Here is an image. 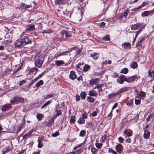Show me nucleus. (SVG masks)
<instances>
[{"mask_svg": "<svg viewBox=\"0 0 154 154\" xmlns=\"http://www.w3.org/2000/svg\"><path fill=\"white\" fill-rule=\"evenodd\" d=\"M24 101V99L23 98L20 97L18 96H16L11 100L10 103L13 104H18L19 103H22Z\"/></svg>", "mask_w": 154, "mask_h": 154, "instance_id": "nucleus-1", "label": "nucleus"}, {"mask_svg": "<svg viewBox=\"0 0 154 154\" xmlns=\"http://www.w3.org/2000/svg\"><path fill=\"white\" fill-rule=\"evenodd\" d=\"M42 63L43 61L42 59V57L38 58L36 57L35 62V66L39 68H40L42 67Z\"/></svg>", "mask_w": 154, "mask_h": 154, "instance_id": "nucleus-2", "label": "nucleus"}, {"mask_svg": "<svg viewBox=\"0 0 154 154\" xmlns=\"http://www.w3.org/2000/svg\"><path fill=\"white\" fill-rule=\"evenodd\" d=\"M124 81H125V76L123 75H120L117 79V82L121 84H123Z\"/></svg>", "mask_w": 154, "mask_h": 154, "instance_id": "nucleus-3", "label": "nucleus"}, {"mask_svg": "<svg viewBox=\"0 0 154 154\" xmlns=\"http://www.w3.org/2000/svg\"><path fill=\"white\" fill-rule=\"evenodd\" d=\"M132 88L130 87H125L122 88L119 90L117 92L118 94L119 95L120 94L123 93V92L127 91H131Z\"/></svg>", "mask_w": 154, "mask_h": 154, "instance_id": "nucleus-4", "label": "nucleus"}, {"mask_svg": "<svg viewBox=\"0 0 154 154\" xmlns=\"http://www.w3.org/2000/svg\"><path fill=\"white\" fill-rule=\"evenodd\" d=\"M137 79L136 75H134L129 77L127 78L125 76V81L128 83H131L135 81Z\"/></svg>", "mask_w": 154, "mask_h": 154, "instance_id": "nucleus-5", "label": "nucleus"}, {"mask_svg": "<svg viewBox=\"0 0 154 154\" xmlns=\"http://www.w3.org/2000/svg\"><path fill=\"white\" fill-rule=\"evenodd\" d=\"M22 39L23 45H26L30 44L32 42L31 40L27 36L25 37Z\"/></svg>", "mask_w": 154, "mask_h": 154, "instance_id": "nucleus-6", "label": "nucleus"}, {"mask_svg": "<svg viewBox=\"0 0 154 154\" xmlns=\"http://www.w3.org/2000/svg\"><path fill=\"white\" fill-rule=\"evenodd\" d=\"M145 37L141 36L138 39L136 45L139 47L142 46V42L144 40Z\"/></svg>", "mask_w": 154, "mask_h": 154, "instance_id": "nucleus-7", "label": "nucleus"}, {"mask_svg": "<svg viewBox=\"0 0 154 154\" xmlns=\"http://www.w3.org/2000/svg\"><path fill=\"white\" fill-rule=\"evenodd\" d=\"M132 131L130 129H125L124 132V134L128 137H131L132 135Z\"/></svg>", "mask_w": 154, "mask_h": 154, "instance_id": "nucleus-8", "label": "nucleus"}, {"mask_svg": "<svg viewBox=\"0 0 154 154\" xmlns=\"http://www.w3.org/2000/svg\"><path fill=\"white\" fill-rule=\"evenodd\" d=\"M26 30L28 31H31L35 29V26L33 24H30L26 26Z\"/></svg>", "mask_w": 154, "mask_h": 154, "instance_id": "nucleus-9", "label": "nucleus"}, {"mask_svg": "<svg viewBox=\"0 0 154 154\" xmlns=\"http://www.w3.org/2000/svg\"><path fill=\"white\" fill-rule=\"evenodd\" d=\"M142 23H137L132 25L131 26V29L133 30H136L139 28L141 26Z\"/></svg>", "mask_w": 154, "mask_h": 154, "instance_id": "nucleus-10", "label": "nucleus"}, {"mask_svg": "<svg viewBox=\"0 0 154 154\" xmlns=\"http://www.w3.org/2000/svg\"><path fill=\"white\" fill-rule=\"evenodd\" d=\"M117 151L119 153H121L123 149V147L120 144H118L116 146Z\"/></svg>", "mask_w": 154, "mask_h": 154, "instance_id": "nucleus-11", "label": "nucleus"}, {"mask_svg": "<svg viewBox=\"0 0 154 154\" xmlns=\"http://www.w3.org/2000/svg\"><path fill=\"white\" fill-rule=\"evenodd\" d=\"M150 132L147 129H145L144 131L143 137L145 139H148L150 137Z\"/></svg>", "mask_w": 154, "mask_h": 154, "instance_id": "nucleus-12", "label": "nucleus"}, {"mask_svg": "<svg viewBox=\"0 0 154 154\" xmlns=\"http://www.w3.org/2000/svg\"><path fill=\"white\" fill-rule=\"evenodd\" d=\"M33 132V130L29 131L26 134L23 136V139H25V140H26L27 138L30 137L31 136V134Z\"/></svg>", "mask_w": 154, "mask_h": 154, "instance_id": "nucleus-13", "label": "nucleus"}, {"mask_svg": "<svg viewBox=\"0 0 154 154\" xmlns=\"http://www.w3.org/2000/svg\"><path fill=\"white\" fill-rule=\"evenodd\" d=\"M77 77V75L75 74L74 71H71L70 72L69 78L72 80L75 79Z\"/></svg>", "mask_w": 154, "mask_h": 154, "instance_id": "nucleus-14", "label": "nucleus"}, {"mask_svg": "<svg viewBox=\"0 0 154 154\" xmlns=\"http://www.w3.org/2000/svg\"><path fill=\"white\" fill-rule=\"evenodd\" d=\"M91 56L95 60H97L99 57V54L97 53H93L90 54Z\"/></svg>", "mask_w": 154, "mask_h": 154, "instance_id": "nucleus-15", "label": "nucleus"}, {"mask_svg": "<svg viewBox=\"0 0 154 154\" xmlns=\"http://www.w3.org/2000/svg\"><path fill=\"white\" fill-rule=\"evenodd\" d=\"M103 85L102 84H98L95 87H94L93 89H97L98 91L99 92H102V86Z\"/></svg>", "mask_w": 154, "mask_h": 154, "instance_id": "nucleus-16", "label": "nucleus"}, {"mask_svg": "<svg viewBox=\"0 0 154 154\" xmlns=\"http://www.w3.org/2000/svg\"><path fill=\"white\" fill-rule=\"evenodd\" d=\"M98 80L99 79L97 78L91 79L90 81V85L91 86L95 85Z\"/></svg>", "mask_w": 154, "mask_h": 154, "instance_id": "nucleus-17", "label": "nucleus"}, {"mask_svg": "<svg viewBox=\"0 0 154 154\" xmlns=\"http://www.w3.org/2000/svg\"><path fill=\"white\" fill-rule=\"evenodd\" d=\"M130 66L132 68L136 69L137 68L138 64L136 62L133 61L130 63Z\"/></svg>", "mask_w": 154, "mask_h": 154, "instance_id": "nucleus-18", "label": "nucleus"}, {"mask_svg": "<svg viewBox=\"0 0 154 154\" xmlns=\"http://www.w3.org/2000/svg\"><path fill=\"white\" fill-rule=\"evenodd\" d=\"M15 46L17 47H18L21 45H23L22 39H19L17 40L15 43Z\"/></svg>", "mask_w": 154, "mask_h": 154, "instance_id": "nucleus-19", "label": "nucleus"}, {"mask_svg": "<svg viewBox=\"0 0 154 154\" xmlns=\"http://www.w3.org/2000/svg\"><path fill=\"white\" fill-rule=\"evenodd\" d=\"M133 99H131L128 101L126 103L127 106H129L131 107H133L134 105Z\"/></svg>", "mask_w": 154, "mask_h": 154, "instance_id": "nucleus-20", "label": "nucleus"}, {"mask_svg": "<svg viewBox=\"0 0 154 154\" xmlns=\"http://www.w3.org/2000/svg\"><path fill=\"white\" fill-rule=\"evenodd\" d=\"M56 64L57 66H61L65 64L64 62L62 60H57L55 61Z\"/></svg>", "mask_w": 154, "mask_h": 154, "instance_id": "nucleus-21", "label": "nucleus"}, {"mask_svg": "<svg viewBox=\"0 0 154 154\" xmlns=\"http://www.w3.org/2000/svg\"><path fill=\"white\" fill-rule=\"evenodd\" d=\"M20 7L23 9H25L30 8L31 7V6L26 5L24 3H22L21 4Z\"/></svg>", "mask_w": 154, "mask_h": 154, "instance_id": "nucleus-22", "label": "nucleus"}, {"mask_svg": "<svg viewBox=\"0 0 154 154\" xmlns=\"http://www.w3.org/2000/svg\"><path fill=\"white\" fill-rule=\"evenodd\" d=\"M38 147L39 148H42L43 146L42 140L41 139L38 138Z\"/></svg>", "mask_w": 154, "mask_h": 154, "instance_id": "nucleus-23", "label": "nucleus"}, {"mask_svg": "<svg viewBox=\"0 0 154 154\" xmlns=\"http://www.w3.org/2000/svg\"><path fill=\"white\" fill-rule=\"evenodd\" d=\"M117 92L116 93H113L108 95V97L110 98H112L118 95Z\"/></svg>", "mask_w": 154, "mask_h": 154, "instance_id": "nucleus-24", "label": "nucleus"}, {"mask_svg": "<svg viewBox=\"0 0 154 154\" xmlns=\"http://www.w3.org/2000/svg\"><path fill=\"white\" fill-rule=\"evenodd\" d=\"M88 95L90 96H95L97 95V93L96 92H95L94 90L92 91H89L88 93Z\"/></svg>", "mask_w": 154, "mask_h": 154, "instance_id": "nucleus-25", "label": "nucleus"}, {"mask_svg": "<svg viewBox=\"0 0 154 154\" xmlns=\"http://www.w3.org/2000/svg\"><path fill=\"white\" fill-rule=\"evenodd\" d=\"M44 84L43 81L42 80H40L36 84L35 86L36 88H38L40 86Z\"/></svg>", "mask_w": 154, "mask_h": 154, "instance_id": "nucleus-26", "label": "nucleus"}, {"mask_svg": "<svg viewBox=\"0 0 154 154\" xmlns=\"http://www.w3.org/2000/svg\"><path fill=\"white\" fill-rule=\"evenodd\" d=\"M12 148L9 147V146L8 147L5 148L3 149H2V154H5L7 152H8L9 150H10Z\"/></svg>", "mask_w": 154, "mask_h": 154, "instance_id": "nucleus-27", "label": "nucleus"}, {"mask_svg": "<svg viewBox=\"0 0 154 154\" xmlns=\"http://www.w3.org/2000/svg\"><path fill=\"white\" fill-rule=\"evenodd\" d=\"M52 102V101L51 100L47 101L43 105L42 107L41 108V109H43L44 108L46 107L48 105L50 104Z\"/></svg>", "mask_w": 154, "mask_h": 154, "instance_id": "nucleus-28", "label": "nucleus"}, {"mask_svg": "<svg viewBox=\"0 0 154 154\" xmlns=\"http://www.w3.org/2000/svg\"><path fill=\"white\" fill-rule=\"evenodd\" d=\"M28 70H29V72L28 73V74H30L31 73H32L35 71L36 72L38 70V69L36 68L33 67L29 69H28Z\"/></svg>", "mask_w": 154, "mask_h": 154, "instance_id": "nucleus-29", "label": "nucleus"}, {"mask_svg": "<svg viewBox=\"0 0 154 154\" xmlns=\"http://www.w3.org/2000/svg\"><path fill=\"white\" fill-rule=\"evenodd\" d=\"M65 35L67 38L71 37L72 35H71V32L65 30Z\"/></svg>", "mask_w": 154, "mask_h": 154, "instance_id": "nucleus-30", "label": "nucleus"}, {"mask_svg": "<svg viewBox=\"0 0 154 154\" xmlns=\"http://www.w3.org/2000/svg\"><path fill=\"white\" fill-rule=\"evenodd\" d=\"M75 116H72L70 120V123L71 124H74L75 122Z\"/></svg>", "mask_w": 154, "mask_h": 154, "instance_id": "nucleus-31", "label": "nucleus"}, {"mask_svg": "<svg viewBox=\"0 0 154 154\" xmlns=\"http://www.w3.org/2000/svg\"><path fill=\"white\" fill-rule=\"evenodd\" d=\"M87 101L89 102L94 103V102L95 99L94 98L89 96L87 97Z\"/></svg>", "mask_w": 154, "mask_h": 154, "instance_id": "nucleus-32", "label": "nucleus"}, {"mask_svg": "<svg viewBox=\"0 0 154 154\" xmlns=\"http://www.w3.org/2000/svg\"><path fill=\"white\" fill-rule=\"evenodd\" d=\"M56 112H57V114L54 116L55 119H56L57 116L61 115H62V112L61 110H58L57 109L56 110Z\"/></svg>", "mask_w": 154, "mask_h": 154, "instance_id": "nucleus-33", "label": "nucleus"}, {"mask_svg": "<svg viewBox=\"0 0 154 154\" xmlns=\"http://www.w3.org/2000/svg\"><path fill=\"white\" fill-rule=\"evenodd\" d=\"M149 14V11H145L141 14V16L142 17H144L148 15Z\"/></svg>", "mask_w": 154, "mask_h": 154, "instance_id": "nucleus-34", "label": "nucleus"}, {"mask_svg": "<svg viewBox=\"0 0 154 154\" xmlns=\"http://www.w3.org/2000/svg\"><path fill=\"white\" fill-rule=\"evenodd\" d=\"M128 72V69L127 68H125L123 69L121 71V73L125 74H127Z\"/></svg>", "mask_w": 154, "mask_h": 154, "instance_id": "nucleus-35", "label": "nucleus"}, {"mask_svg": "<svg viewBox=\"0 0 154 154\" xmlns=\"http://www.w3.org/2000/svg\"><path fill=\"white\" fill-rule=\"evenodd\" d=\"M129 10H126L124 11V12L123 14H122L125 19L127 17V15L129 14Z\"/></svg>", "mask_w": 154, "mask_h": 154, "instance_id": "nucleus-36", "label": "nucleus"}, {"mask_svg": "<svg viewBox=\"0 0 154 154\" xmlns=\"http://www.w3.org/2000/svg\"><path fill=\"white\" fill-rule=\"evenodd\" d=\"M86 93L85 92H82L80 94L81 98L82 99H84L86 96Z\"/></svg>", "mask_w": 154, "mask_h": 154, "instance_id": "nucleus-37", "label": "nucleus"}, {"mask_svg": "<svg viewBox=\"0 0 154 154\" xmlns=\"http://www.w3.org/2000/svg\"><path fill=\"white\" fill-rule=\"evenodd\" d=\"M86 134V131L84 130H81L79 134V136L81 137H84Z\"/></svg>", "mask_w": 154, "mask_h": 154, "instance_id": "nucleus-38", "label": "nucleus"}, {"mask_svg": "<svg viewBox=\"0 0 154 154\" xmlns=\"http://www.w3.org/2000/svg\"><path fill=\"white\" fill-rule=\"evenodd\" d=\"M37 118L39 120H41L44 117V116L41 114H38L36 116Z\"/></svg>", "mask_w": 154, "mask_h": 154, "instance_id": "nucleus-39", "label": "nucleus"}, {"mask_svg": "<svg viewBox=\"0 0 154 154\" xmlns=\"http://www.w3.org/2000/svg\"><path fill=\"white\" fill-rule=\"evenodd\" d=\"M90 68V66L88 65H85L84 66V70L85 72H86Z\"/></svg>", "mask_w": 154, "mask_h": 154, "instance_id": "nucleus-40", "label": "nucleus"}, {"mask_svg": "<svg viewBox=\"0 0 154 154\" xmlns=\"http://www.w3.org/2000/svg\"><path fill=\"white\" fill-rule=\"evenodd\" d=\"M102 39L105 40V41L110 40L109 35H106Z\"/></svg>", "mask_w": 154, "mask_h": 154, "instance_id": "nucleus-41", "label": "nucleus"}, {"mask_svg": "<svg viewBox=\"0 0 154 154\" xmlns=\"http://www.w3.org/2000/svg\"><path fill=\"white\" fill-rule=\"evenodd\" d=\"M148 74L149 77L151 78L154 77V71L150 72L149 70L148 72Z\"/></svg>", "mask_w": 154, "mask_h": 154, "instance_id": "nucleus-42", "label": "nucleus"}, {"mask_svg": "<svg viewBox=\"0 0 154 154\" xmlns=\"http://www.w3.org/2000/svg\"><path fill=\"white\" fill-rule=\"evenodd\" d=\"M91 151L93 154H96L98 151V150L95 148H92L91 149Z\"/></svg>", "mask_w": 154, "mask_h": 154, "instance_id": "nucleus-43", "label": "nucleus"}, {"mask_svg": "<svg viewBox=\"0 0 154 154\" xmlns=\"http://www.w3.org/2000/svg\"><path fill=\"white\" fill-rule=\"evenodd\" d=\"M79 123L80 124H82L85 122V120L82 118H80L78 121Z\"/></svg>", "mask_w": 154, "mask_h": 154, "instance_id": "nucleus-44", "label": "nucleus"}, {"mask_svg": "<svg viewBox=\"0 0 154 154\" xmlns=\"http://www.w3.org/2000/svg\"><path fill=\"white\" fill-rule=\"evenodd\" d=\"M111 61L110 60H105L102 62V64H110L111 63Z\"/></svg>", "mask_w": 154, "mask_h": 154, "instance_id": "nucleus-45", "label": "nucleus"}, {"mask_svg": "<svg viewBox=\"0 0 154 154\" xmlns=\"http://www.w3.org/2000/svg\"><path fill=\"white\" fill-rule=\"evenodd\" d=\"M53 96L54 95L53 94H50L46 95L45 98V99H48L51 97H53Z\"/></svg>", "mask_w": 154, "mask_h": 154, "instance_id": "nucleus-46", "label": "nucleus"}, {"mask_svg": "<svg viewBox=\"0 0 154 154\" xmlns=\"http://www.w3.org/2000/svg\"><path fill=\"white\" fill-rule=\"evenodd\" d=\"M95 145L96 146V147L97 148L100 149L102 147V144L101 143H95Z\"/></svg>", "mask_w": 154, "mask_h": 154, "instance_id": "nucleus-47", "label": "nucleus"}, {"mask_svg": "<svg viewBox=\"0 0 154 154\" xmlns=\"http://www.w3.org/2000/svg\"><path fill=\"white\" fill-rule=\"evenodd\" d=\"M140 102L141 100L140 99H135V103L137 105L140 104Z\"/></svg>", "mask_w": 154, "mask_h": 154, "instance_id": "nucleus-48", "label": "nucleus"}, {"mask_svg": "<svg viewBox=\"0 0 154 154\" xmlns=\"http://www.w3.org/2000/svg\"><path fill=\"white\" fill-rule=\"evenodd\" d=\"M8 108V106L6 105L3 106L2 108V110L5 111Z\"/></svg>", "mask_w": 154, "mask_h": 154, "instance_id": "nucleus-49", "label": "nucleus"}, {"mask_svg": "<svg viewBox=\"0 0 154 154\" xmlns=\"http://www.w3.org/2000/svg\"><path fill=\"white\" fill-rule=\"evenodd\" d=\"M59 135V133L58 132H56L55 133L52 134V136L53 137H56Z\"/></svg>", "mask_w": 154, "mask_h": 154, "instance_id": "nucleus-50", "label": "nucleus"}, {"mask_svg": "<svg viewBox=\"0 0 154 154\" xmlns=\"http://www.w3.org/2000/svg\"><path fill=\"white\" fill-rule=\"evenodd\" d=\"M54 32V31L53 30L50 29H48L46 30V33H52Z\"/></svg>", "mask_w": 154, "mask_h": 154, "instance_id": "nucleus-51", "label": "nucleus"}, {"mask_svg": "<svg viewBox=\"0 0 154 154\" xmlns=\"http://www.w3.org/2000/svg\"><path fill=\"white\" fill-rule=\"evenodd\" d=\"M130 44L129 43H126L124 44V46L125 48H126L130 46Z\"/></svg>", "mask_w": 154, "mask_h": 154, "instance_id": "nucleus-52", "label": "nucleus"}, {"mask_svg": "<svg viewBox=\"0 0 154 154\" xmlns=\"http://www.w3.org/2000/svg\"><path fill=\"white\" fill-rule=\"evenodd\" d=\"M88 117V114L86 113H85L83 114L82 115V118L83 119H86Z\"/></svg>", "mask_w": 154, "mask_h": 154, "instance_id": "nucleus-53", "label": "nucleus"}, {"mask_svg": "<svg viewBox=\"0 0 154 154\" xmlns=\"http://www.w3.org/2000/svg\"><path fill=\"white\" fill-rule=\"evenodd\" d=\"M67 52H68V51H65L64 52H62V53H60L58 54V56H60L65 55L66 54V53Z\"/></svg>", "mask_w": 154, "mask_h": 154, "instance_id": "nucleus-54", "label": "nucleus"}, {"mask_svg": "<svg viewBox=\"0 0 154 154\" xmlns=\"http://www.w3.org/2000/svg\"><path fill=\"white\" fill-rule=\"evenodd\" d=\"M118 105V103H115V104L113 105V106L112 107V111L114 109H116Z\"/></svg>", "mask_w": 154, "mask_h": 154, "instance_id": "nucleus-55", "label": "nucleus"}, {"mask_svg": "<svg viewBox=\"0 0 154 154\" xmlns=\"http://www.w3.org/2000/svg\"><path fill=\"white\" fill-rule=\"evenodd\" d=\"M118 139L120 143H122L124 141V139L122 137H120L118 138Z\"/></svg>", "mask_w": 154, "mask_h": 154, "instance_id": "nucleus-56", "label": "nucleus"}, {"mask_svg": "<svg viewBox=\"0 0 154 154\" xmlns=\"http://www.w3.org/2000/svg\"><path fill=\"white\" fill-rule=\"evenodd\" d=\"M26 82V81L24 80H23L22 81H20L19 82V85L20 86H22L23 84H24Z\"/></svg>", "mask_w": 154, "mask_h": 154, "instance_id": "nucleus-57", "label": "nucleus"}, {"mask_svg": "<svg viewBox=\"0 0 154 154\" xmlns=\"http://www.w3.org/2000/svg\"><path fill=\"white\" fill-rule=\"evenodd\" d=\"M124 17L122 14H121L119 17V20L120 21H121L122 19Z\"/></svg>", "mask_w": 154, "mask_h": 154, "instance_id": "nucleus-58", "label": "nucleus"}, {"mask_svg": "<svg viewBox=\"0 0 154 154\" xmlns=\"http://www.w3.org/2000/svg\"><path fill=\"white\" fill-rule=\"evenodd\" d=\"M65 30H63L61 32L60 34L62 35V38H63L64 36V35H65Z\"/></svg>", "mask_w": 154, "mask_h": 154, "instance_id": "nucleus-59", "label": "nucleus"}, {"mask_svg": "<svg viewBox=\"0 0 154 154\" xmlns=\"http://www.w3.org/2000/svg\"><path fill=\"white\" fill-rule=\"evenodd\" d=\"M74 153V154H80L81 151L80 150H78L76 151H74L73 152Z\"/></svg>", "mask_w": 154, "mask_h": 154, "instance_id": "nucleus-60", "label": "nucleus"}, {"mask_svg": "<svg viewBox=\"0 0 154 154\" xmlns=\"http://www.w3.org/2000/svg\"><path fill=\"white\" fill-rule=\"evenodd\" d=\"M97 112L94 111L92 112V115L93 117H95L97 115Z\"/></svg>", "mask_w": 154, "mask_h": 154, "instance_id": "nucleus-61", "label": "nucleus"}, {"mask_svg": "<svg viewBox=\"0 0 154 154\" xmlns=\"http://www.w3.org/2000/svg\"><path fill=\"white\" fill-rule=\"evenodd\" d=\"M151 118H153L154 117V111L152 112H150L149 115Z\"/></svg>", "mask_w": 154, "mask_h": 154, "instance_id": "nucleus-62", "label": "nucleus"}, {"mask_svg": "<svg viewBox=\"0 0 154 154\" xmlns=\"http://www.w3.org/2000/svg\"><path fill=\"white\" fill-rule=\"evenodd\" d=\"M63 0H58L56 1V3L58 4H61L63 3Z\"/></svg>", "mask_w": 154, "mask_h": 154, "instance_id": "nucleus-63", "label": "nucleus"}, {"mask_svg": "<svg viewBox=\"0 0 154 154\" xmlns=\"http://www.w3.org/2000/svg\"><path fill=\"white\" fill-rule=\"evenodd\" d=\"M76 98L77 101H79L80 99V96L78 94H76Z\"/></svg>", "mask_w": 154, "mask_h": 154, "instance_id": "nucleus-64", "label": "nucleus"}]
</instances>
